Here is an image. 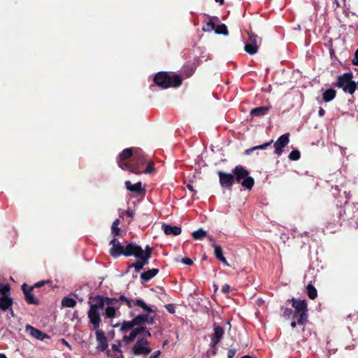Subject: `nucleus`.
<instances>
[{
    "label": "nucleus",
    "mask_w": 358,
    "mask_h": 358,
    "mask_svg": "<svg viewBox=\"0 0 358 358\" xmlns=\"http://www.w3.org/2000/svg\"><path fill=\"white\" fill-rule=\"evenodd\" d=\"M27 331H28L31 336L34 338L39 340V341H43L45 338H49V336L42 332L41 330L33 327L30 325H27L26 327Z\"/></svg>",
    "instance_id": "obj_17"
},
{
    "label": "nucleus",
    "mask_w": 358,
    "mask_h": 358,
    "mask_svg": "<svg viewBox=\"0 0 358 358\" xmlns=\"http://www.w3.org/2000/svg\"><path fill=\"white\" fill-rule=\"evenodd\" d=\"M288 157L292 161L299 160L301 157V152L298 150H294L289 154Z\"/></svg>",
    "instance_id": "obj_42"
},
{
    "label": "nucleus",
    "mask_w": 358,
    "mask_h": 358,
    "mask_svg": "<svg viewBox=\"0 0 358 358\" xmlns=\"http://www.w3.org/2000/svg\"><path fill=\"white\" fill-rule=\"evenodd\" d=\"M352 72L345 73L337 78L336 86L342 88L345 92L353 94L357 90V84L352 80Z\"/></svg>",
    "instance_id": "obj_5"
},
{
    "label": "nucleus",
    "mask_w": 358,
    "mask_h": 358,
    "mask_svg": "<svg viewBox=\"0 0 358 358\" xmlns=\"http://www.w3.org/2000/svg\"><path fill=\"white\" fill-rule=\"evenodd\" d=\"M352 64L355 66H358V49L356 50L352 59Z\"/></svg>",
    "instance_id": "obj_51"
},
{
    "label": "nucleus",
    "mask_w": 358,
    "mask_h": 358,
    "mask_svg": "<svg viewBox=\"0 0 358 358\" xmlns=\"http://www.w3.org/2000/svg\"><path fill=\"white\" fill-rule=\"evenodd\" d=\"M120 223V220L116 219L112 224L111 233L114 236H117L120 235V229L118 227Z\"/></svg>",
    "instance_id": "obj_35"
},
{
    "label": "nucleus",
    "mask_w": 358,
    "mask_h": 358,
    "mask_svg": "<svg viewBox=\"0 0 358 358\" xmlns=\"http://www.w3.org/2000/svg\"><path fill=\"white\" fill-rule=\"evenodd\" d=\"M220 184L222 187L231 188L235 182V177L232 173L218 171Z\"/></svg>",
    "instance_id": "obj_13"
},
{
    "label": "nucleus",
    "mask_w": 358,
    "mask_h": 358,
    "mask_svg": "<svg viewBox=\"0 0 358 358\" xmlns=\"http://www.w3.org/2000/svg\"><path fill=\"white\" fill-rule=\"evenodd\" d=\"M105 301L106 304L108 305V306H115L117 303L119 302V299L117 298H109V297H105Z\"/></svg>",
    "instance_id": "obj_44"
},
{
    "label": "nucleus",
    "mask_w": 358,
    "mask_h": 358,
    "mask_svg": "<svg viewBox=\"0 0 358 358\" xmlns=\"http://www.w3.org/2000/svg\"><path fill=\"white\" fill-rule=\"evenodd\" d=\"M298 324V323H297V320H296V321H292V322H291V327H292V328H294V327H296V324Z\"/></svg>",
    "instance_id": "obj_61"
},
{
    "label": "nucleus",
    "mask_w": 358,
    "mask_h": 358,
    "mask_svg": "<svg viewBox=\"0 0 358 358\" xmlns=\"http://www.w3.org/2000/svg\"><path fill=\"white\" fill-rule=\"evenodd\" d=\"M236 353V349H229L227 352V358H233Z\"/></svg>",
    "instance_id": "obj_49"
},
{
    "label": "nucleus",
    "mask_w": 358,
    "mask_h": 358,
    "mask_svg": "<svg viewBox=\"0 0 358 358\" xmlns=\"http://www.w3.org/2000/svg\"><path fill=\"white\" fill-rule=\"evenodd\" d=\"M182 262L183 264H185V265H187V266H191L193 264V261L188 258V257H185L182 259Z\"/></svg>",
    "instance_id": "obj_48"
},
{
    "label": "nucleus",
    "mask_w": 358,
    "mask_h": 358,
    "mask_svg": "<svg viewBox=\"0 0 358 358\" xmlns=\"http://www.w3.org/2000/svg\"><path fill=\"white\" fill-rule=\"evenodd\" d=\"M244 49L246 52L251 55H253L257 52L258 46L250 43H247L245 45Z\"/></svg>",
    "instance_id": "obj_31"
},
{
    "label": "nucleus",
    "mask_w": 358,
    "mask_h": 358,
    "mask_svg": "<svg viewBox=\"0 0 358 358\" xmlns=\"http://www.w3.org/2000/svg\"><path fill=\"white\" fill-rule=\"evenodd\" d=\"M336 95V91L334 89H328L322 94V99L325 102L332 101Z\"/></svg>",
    "instance_id": "obj_25"
},
{
    "label": "nucleus",
    "mask_w": 358,
    "mask_h": 358,
    "mask_svg": "<svg viewBox=\"0 0 358 358\" xmlns=\"http://www.w3.org/2000/svg\"><path fill=\"white\" fill-rule=\"evenodd\" d=\"M118 166L123 170H127L132 173V169H134V166L131 162V159L129 162L117 160Z\"/></svg>",
    "instance_id": "obj_26"
},
{
    "label": "nucleus",
    "mask_w": 358,
    "mask_h": 358,
    "mask_svg": "<svg viewBox=\"0 0 358 358\" xmlns=\"http://www.w3.org/2000/svg\"><path fill=\"white\" fill-rule=\"evenodd\" d=\"M138 329H144L145 331H141L140 334H143L148 337H151V333L150 332L149 329L145 327V326H141L138 327Z\"/></svg>",
    "instance_id": "obj_47"
},
{
    "label": "nucleus",
    "mask_w": 358,
    "mask_h": 358,
    "mask_svg": "<svg viewBox=\"0 0 358 358\" xmlns=\"http://www.w3.org/2000/svg\"><path fill=\"white\" fill-rule=\"evenodd\" d=\"M62 343L66 345L69 348H71V346L69 344V343L67 341H65V339L62 338Z\"/></svg>",
    "instance_id": "obj_60"
},
{
    "label": "nucleus",
    "mask_w": 358,
    "mask_h": 358,
    "mask_svg": "<svg viewBox=\"0 0 358 358\" xmlns=\"http://www.w3.org/2000/svg\"><path fill=\"white\" fill-rule=\"evenodd\" d=\"M135 327H141V324H145L147 320L146 313L145 314H139L135 316L133 319Z\"/></svg>",
    "instance_id": "obj_27"
},
{
    "label": "nucleus",
    "mask_w": 358,
    "mask_h": 358,
    "mask_svg": "<svg viewBox=\"0 0 358 358\" xmlns=\"http://www.w3.org/2000/svg\"><path fill=\"white\" fill-rule=\"evenodd\" d=\"M10 286L9 284H0V296H9Z\"/></svg>",
    "instance_id": "obj_33"
},
{
    "label": "nucleus",
    "mask_w": 358,
    "mask_h": 358,
    "mask_svg": "<svg viewBox=\"0 0 358 358\" xmlns=\"http://www.w3.org/2000/svg\"><path fill=\"white\" fill-rule=\"evenodd\" d=\"M147 157L141 148H135V153L131 162L134 166L132 173L136 175L143 173V169L147 162Z\"/></svg>",
    "instance_id": "obj_7"
},
{
    "label": "nucleus",
    "mask_w": 358,
    "mask_h": 358,
    "mask_svg": "<svg viewBox=\"0 0 358 358\" xmlns=\"http://www.w3.org/2000/svg\"><path fill=\"white\" fill-rule=\"evenodd\" d=\"M76 301L73 298L65 296L62 300V306L64 307L73 308L76 306Z\"/></svg>",
    "instance_id": "obj_29"
},
{
    "label": "nucleus",
    "mask_w": 358,
    "mask_h": 358,
    "mask_svg": "<svg viewBox=\"0 0 358 358\" xmlns=\"http://www.w3.org/2000/svg\"><path fill=\"white\" fill-rule=\"evenodd\" d=\"M127 254L129 255V257L134 256L138 259V260L136 262H134L131 264H130L128 268V269H129L131 267L134 268L136 273H139L144 268L145 266L148 265L149 263V259H150L148 257V256L145 257L142 255L141 253L137 252L136 250H132L131 252L129 251L128 252ZM129 270L127 271V272Z\"/></svg>",
    "instance_id": "obj_8"
},
{
    "label": "nucleus",
    "mask_w": 358,
    "mask_h": 358,
    "mask_svg": "<svg viewBox=\"0 0 358 358\" xmlns=\"http://www.w3.org/2000/svg\"><path fill=\"white\" fill-rule=\"evenodd\" d=\"M158 268H152L147 271L143 272L141 274V282L144 284L150 281L152 278L156 276L159 273Z\"/></svg>",
    "instance_id": "obj_18"
},
{
    "label": "nucleus",
    "mask_w": 358,
    "mask_h": 358,
    "mask_svg": "<svg viewBox=\"0 0 358 358\" xmlns=\"http://www.w3.org/2000/svg\"><path fill=\"white\" fill-rule=\"evenodd\" d=\"M166 309L170 313H173L175 312V309L171 304L168 305L166 306Z\"/></svg>",
    "instance_id": "obj_57"
},
{
    "label": "nucleus",
    "mask_w": 358,
    "mask_h": 358,
    "mask_svg": "<svg viewBox=\"0 0 358 358\" xmlns=\"http://www.w3.org/2000/svg\"><path fill=\"white\" fill-rule=\"evenodd\" d=\"M119 307H114V306H107L105 310V315L106 317L108 318H113L115 317L116 315V310L118 309Z\"/></svg>",
    "instance_id": "obj_36"
},
{
    "label": "nucleus",
    "mask_w": 358,
    "mask_h": 358,
    "mask_svg": "<svg viewBox=\"0 0 358 358\" xmlns=\"http://www.w3.org/2000/svg\"><path fill=\"white\" fill-rule=\"evenodd\" d=\"M134 243H130L126 246H123L120 243L119 240L114 236V238L110 242V245H112V248L110 249V255L114 258H117L120 255L125 257H129L128 252H131L134 249Z\"/></svg>",
    "instance_id": "obj_6"
},
{
    "label": "nucleus",
    "mask_w": 358,
    "mask_h": 358,
    "mask_svg": "<svg viewBox=\"0 0 358 358\" xmlns=\"http://www.w3.org/2000/svg\"><path fill=\"white\" fill-rule=\"evenodd\" d=\"M160 354H161V351L157 350L150 357V358H159V356L160 355Z\"/></svg>",
    "instance_id": "obj_55"
},
{
    "label": "nucleus",
    "mask_w": 358,
    "mask_h": 358,
    "mask_svg": "<svg viewBox=\"0 0 358 358\" xmlns=\"http://www.w3.org/2000/svg\"><path fill=\"white\" fill-rule=\"evenodd\" d=\"M213 246L214 248V255L217 259L224 257L221 246L216 245L215 243L213 245Z\"/></svg>",
    "instance_id": "obj_41"
},
{
    "label": "nucleus",
    "mask_w": 358,
    "mask_h": 358,
    "mask_svg": "<svg viewBox=\"0 0 358 358\" xmlns=\"http://www.w3.org/2000/svg\"><path fill=\"white\" fill-rule=\"evenodd\" d=\"M306 291L309 299L313 300L317 296V291L312 284L310 283L307 285Z\"/></svg>",
    "instance_id": "obj_28"
},
{
    "label": "nucleus",
    "mask_w": 358,
    "mask_h": 358,
    "mask_svg": "<svg viewBox=\"0 0 358 358\" xmlns=\"http://www.w3.org/2000/svg\"><path fill=\"white\" fill-rule=\"evenodd\" d=\"M46 282H48V281L43 280V281L38 282L35 283L32 287H34V289L41 287L43 286Z\"/></svg>",
    "instance_id": "obj_53"
},
{
    "label": "nucleus",
    "mask_w": 358,
    "mask_h": 358,
    "mask_svg": "<svg viewBox=\"0 0 358 358\" xmlns=\"http://www.w3.org/2000/svg\"><path fill=\"white\" fill-rule=\"evenodd\" d=\"M291 301L292 306L294 308V317L297 320L298 324L303 325L306 324L308 318L306 300H297L292 298Z\"/></svg>",
    "instance_id": "obj_3"
},
{
    "label": "nucleus",
    "mask_w": 358,
    "mask_h": 358,
    "mask_svg": "<svg viewBox=\"0 0 358 358\" xmlns=\"http://www.w3.org/2000/svg\"><path fill=\"white\" fill-rule=\"evenodd\" d=\"M233 175L235 177V181L241 183V185L248 189H251L255 184L253 178L249 176V171L243 166L238 165L233 169Z\"/></svg>",
    "instance_id": "obj_4"
},
{
    "label": "nucleus",
    "mask_w": 358,
    "mask_h": 358,
    "mask_svg": "<svg viewBox=\"0 0 358 358\" xmlns=\"http://www.w3.org/2000/svg\"><path fill=\"white\" fill-rule=\"evenodd\" d=\"M145 313H146V318H147L145 323H147L148 324H153L155 322V317L150 316L149 315L150 313H147V312H145Z\"/></svg>",
    "instance_id": "obj_46"
},
{
    "label": "nucleus",
    "mask_w": 358,
    "mask_h": 358,
    "mask_svg": "<svg viewBox=\"0 0 358 358\" xmlns=\"http://www.w3.org/2000/svg\"><path fill=\"white\" fill-rule=\"evenodd\" d=\"M88 303L90 305L87 312L90 322L93 325L94 329H99L101 322V316L99 310L104 307L106 304L105 297L101 295L90 296Z\"/></svg>",
    "instance_id": "obj_1"
},
{
    "label": "nucleus",
    "mask_w": 358,
    "mask_h": 358,
    "mask_svg": "<svg viewBox=\"0 0 358 358\" xmlns=\"http://www.w3.org/2000/svg\"><path fill=\"white\" fill-rule=\"evenodd\" d=\"M324 113H325V110L322 108L320 107L319 109V111H318V115L320 117H323Z\"/></svg>",
    "instance_id": "obj_58"
},
{
    "label": "nucleus",
    "mask_w": 358,
    "mask_h": 358,
    "mask_svg": "<svg viewBox=\"0 0 358 358\" xmlns=\"http://www.w3.org/2000/svg\"><path fill=\"white\" fill-rule=\"evenodd\" d=\"M215 22L212 20H210L206 24V26H204L203 27V30L204 31H211L213 30L215 31Z\"/></svg>",
    "instance_id": "obj_43"
},
{
    "label": "nucleus",
    "mask_w": 358,
    "mask_h": 358,
    "mask_svg": "<svg viewBox=\"0 0 358 358\" xmlns=\"http://www.w3.org/2000/svg\"><path fill=\"white\" fill-rule=\"evenodd\" d=\"M125 186L127 190L136 193L138 196L145 195L146 190L142 187L141 182L132 184L130 180L125 181Z\"/></svg>",
    "instance_id": "obj_15"
},
{
    "label": "nucleus",
    "mask_w": 358,
    "mask_h": 358,
    "mask_svg": "<svg viewBox=\"0 0 358 358\" xmlns=\"http://www.w3.org/2000/svg\"><path fill=\"white\" fill-rule=\"evenodd\" d=\"M289 134L286 133L281 135L274 143V153L278 156H280L284 151L285 148L289 143Z\"/></svg>",
    "instance_id": "obj_12"
},
{
    "label": "nucleus",
    "mask_w": 358,
    "mask_h": 358,
    "mask_svg": "<svg viewBox=\"0 0 358 358\" xmlns=\"http://www.w3.org/2000/svg\"><path fill=\"white\" fill-rule=\"evenodd\" d=\"M248 34L249 36L248 43H250L257 45L258 41L260 42L262 41V39L252 31H248Z\"/></svg>",
    "instance_id": "obj_39"
},
{
    "label": "nucleus",
    "mask_w": 358,
    "mask_h": 358,
    "mask_svg": "<svg viewBox=\"0 0 358 358\" xmlns=\"http://www.w3.org/2000/svg\"><path fill=\"white\" fill-rule=\"evenodd\" d=\"M133 250H136L137 252L141 253L142 255L145 257L148 256V257L150 258L152 256L153 248L152 247H150L149 245H147L145 250H143V248L140 245L134 243Z\"/></svg>",
    "instance_id": "obj_23"
},
{
    "label": "nucleus",
    "mask_w": 358,
    "mask_h": 358,
    "mask_svg": "<svg viewBox=\"0 0 358 358\" xmlns=\"http://www.w3.org/2000/svg\"><path fill=\"white\" fill-rule=\"evenodd\" d=\"M215 32L217 34H223L224 36H227L229 34L227 27L224 24L215 26Z\"/></svg>",
    "instance_id": "obj_34"
},
{
    "label": "nucleus",
    "mask_w": 358,
    "mask_h": 358,
    "mask_svg": "<svg viewBox=\"0 0 358 358\" xmlns=\"http://www.w3.org/2000/svg\"><path fill=\"white\" fill-rule=\"evenodd\" d=\"M293 310L289 308H285L283 311V317L285 319L289 318V317L292 315Z\"/></svg>",
    "instance_id": "obj_45"
},
{
    "label": "nucleus",
    "mask_w": 358,
    "mask_h": 358,
    "mask_svg": "<svg viewBox=\"0 0 358 358\" xmlns=\"http://www.w3.org/2000/svg\"><path fill=\"white\" fill-rule=\"evenodd\" d=\"M270 107L260 106L251 110L250 115L252 116H262L266 115L269 110Z\"/></svg>",
    "instance_id": "obj_24"
},
{
    "label": "nucleus",
    "mask_w": 358,
    "mask_h": 358,
    "mask_svg": "<svg viewBox=\"0 0 358 358\" xmlns=\"http://www.w3.org/2000/svg\"><path fill=\"white\" fill-rule=\"evenodd\" d=\"M230 286L227 284H225L222 287V292L224 294H228L230 291Z\"/></svg>",
    "instance_id": "obj_50"
},
{
    "label": "nucleus",
    "mask_w": 358,
    "mask_h": 358,
    "mask_svg": "<svg viewBox=\"0 0 358 358\" xmlns=\"http://www.w3.org/2000/svg\"><path fill=\"white\" fill-rule=\"evenodd\" d=\"M224 334V330L222 327L217 324L216 323L213 324V334L211 336L210 338V347L213 349H216V346L221 341L223 336Z\"/></svg>",
    "instance_id": "obj_11"
},
{
    "label": "nucleus",
    "mask_w": 358,
    "mask_h": 358,
    "mask_svg": "<svg viewBox=\"0 0 358 358\" xmlns=\"http://www.w3.org/2000/svg\"><path fill=\"white\" fill-rule=\"evenodd\" d=\"M195 69L196 68L194 65H185L182 67V72L188 78L194 73Z\"/></svg>",
    "instance_id": "obj_32"
},
{
    "label": "nucleus",
    "mask_w": 358,
    "mask_h": 358,
    "mask_svg": "<svg viewBox=\"0 0 358 358\" xmlns=\"http://www.w3.org/2000/svg\"><path fill=\"white\" fill-rule=\"evenodd\" d=\"M241 358H252V357H250V355H245V356L242 357Z\"/></svg>",
    "instance_id": "obj_64"
},
{
    "label": "nucleus",
    "mask_w": 358,
    "mask_h": 358,
    "mask_svg": "<svg viewBox=\"0 0 358 358\" xmlns=\"http://www.w3.org/2000/svg\"><path fill=\"white\" fill-rule=\"evenodd\" d=\"M13 303V299L10 296H0V309L2 311L8 310Z\"/></svg>",
    "instance_id": "obj_20"
},
{
    "label": "nucleus",
    "mask_w": 358,
    "mask_h": 358,
    "mask_svg": "<svg viewBox=\"0 0 358 358\" xmlns=\"http://www.w3.org/2000/svg\"><path fill=\"white\" fill-rule=\"evenodd\" d=\"M215 2L218 3L220 5H223L224 3V0H215Z\"/></svg>",
    "instance_id": "obj_62"
},
{
    "label": "nucleus",
    "mask_w": 358,
    "mask_h": 358,
    "mask_svg": "<svg viewBox=\"0 0 358 358\" xmlns=\"http://www.w3.org/2000/svg\"><path fill=\"white\" fill-rule=\"evenodd\" d=\"M134 327H135V325H134L133 320H131V321H125L124 320L122 323V325L120 327V331L122 332H127L129 330H132L133 329H134Z\"/></svg>",
    "instance_id": "obj_30"
},
{
    "label": "nucleus",
    "mask_w": 358,
    "mask_h": 358,
    "mask_svg": "<svg viewBox=\"0 0 358 358\" xmlns=\"http://www.w3.org/2000/svg\"><path fill=\"white\" fill-rule=\"evenodd\" d=\"M96 330V338L99 343V348L101 351H104L108 348V341L103 331L99 329H94Z\"/></svg>",
    "instance_id": "obj_16"
},
{
    "label": "nucleus",
    "mask_w": 358,
    "mask_h": 358,
    "mask_svg": "<svg viewBox=\"0 0 358 358\" xmlns=\"http://www.w3.org/2000/svg\"><path fill=\"white\" fill-rule=\"evenodd\" d=\"M153 81L162 89H167L169 87H179L182 84V79L178 74H175L171 77L168 72L160 71L155 76Z\"/></svg>",
    "instance_id": "obj_2"
},
{
    "label": "nucleus",
    "mask_w": 358,
    "mask_h": 358,
    "mask_svg": "<svg viewBox=\"0 0 358 358\" xmlns=\"http://www.w3.org/2000/svg\"><path fill=\"white\" fill-rule=\"evenodd\" d=\"M218 260L220 261L221 262H222L223 264H224L225 265H227L228 266H229V264H228V262L224 257H222V258L219 259Z\"/></svg>",
    "instance_id": "obj_59"
},
{
    "label": "nucleus",
    "mask_w": 358,
    "mask_h": 358,
    "mask_svg": "<svg viewBox=\"0 0 358 358\" xmlns=\"http://www.w3.org/2000/svg\"><path fill=\"white\" fill-rule=\"evenodd\" d=\"M146 164V168L144 170L143 169V173H145V174H150L153 173L155 171L153 162L147 160Z\"/></svg>",
    "instance_id": "obj_40"
},
{
    "label": "nucleus",
    "mask_w": 358,
    "mask_h": 358,
    "mask_svg": "<svg viewBox=\"0 0 358 358\" xmlns=\"http://www.w3.org/2000/svg\"><path fill=\"white\" fill-rule=\"evenodd\" d=\"M141 331H145V329H138V327L133 329L129 336H123V341L127 343L133 342L136 338V336L141 334Z\"/></svg>",
    "instance_id": "obj_22"
},
{
    "label": "nucleus",
    "mask_w": 358,
    "mask_h": 358,
    "mask_svg": "<svg viewBox=\"0 0 358 358\" xmlns=\"http://www.w3.org/2000/svg\"><path fill=\"white\" fill-rule=\"evenodd\" d=\"M186 187H187V188L189 191H191L192 192H193V194H196V191L194 189V187H193L192 185H190V184H187V185H186Z\"/></svg>",
    "instance_id": "obj_56"
},
{
    "label": "nucleus",
    "mask_w": 358,
    "mask_h": 358,
    "mask_svg": "<svg viewBox=\"0 0 358 358\" xmlns=\"http://www.w3.org/2000/svg\"><path fill=\"white\" fill-rule=\"evenodd\" d=\"M162 229L164 230V232L166 235H173V236H178L181 234L182 229L179 227L176 226H171L170 224H166L164 223L162 226Z\"/></svg>",
    "instance_id": "obj_19"
},
{
    "label": "nucleus",
    "mask_w": 358,
    "mask_h": 358,
    "mask_svg": "<svg viewBox=\"0 0 358 358\" xmlns=\"http://www.w3.org/2000/svg\"><path fill=\"white\" fill-rule=\"evenodd\" d=\"M22 290L24 295V299L28 304L38 306L40 304L39 299H36L33 294L34 287H28L24 283L22 285Z\"/></svg>",
    "instance_id": "obj_14"
},
{
    "label": "nucleus",
    "mask_w": 358,
    "mask_h": 358,
    "mask_svg": "<svg viewBox=\"0 0 358 358\" xmlns=\"http://www.w3.org/2000/svg\"><path fill=\"white\" fill-rule=\"evenodd\" d=\"M124 213L127 216H128L131 218H133L134 216V214H135L134 210H128Z\"/></svg>",
    "instance_id": "obj_54"
},
{
    "label": "nucleus",
    "mask_w": 358,
    "mask_h": 358,
    "mask_svg": "<svg viewBox=\"0 0 358 358\" xmlns=\"http://www.w3.org/2000/svg\"><path fill=\"white\" fill-rule=\"evenodd\" d=\"M120 343H119V345L113 344L112 345V350L115 352H120V355L122 354V350L120 348Z\"/></svg>",
    "instance_id": "obj_52"
},
{
    "label": "nucleus",
    "mask_w": 358,
    "mask_h": 358,
    "mask_svg": "<svg viewBox=\"0 0 358 358\" xmlns=\"http://www.w3.org/2000/svg\"><path fill=\"white\" fill-rule=\"evenodd\" d=\"M0 358H7L4 354H0Z\"/></svg>",
    "instance_id": "obj_63"
},
{
    "label": "nucleus",
    "mask_w": 358,
    "mask_h": 358,
    "mask_svg": "<svg viewBox=\"0 0 358 358\" xmlns=\"http://www.w3.org/2000/svg\"><path fill=\"white\" fill-rule=\"evenodd\" d=\"M273 141L271 140L269 142H267V143H265L264 144H262V145H257V146H255L253 148L248 149V150H246L245 152L247 154H250V152H252V151H254L255 150H263V149H265L267 147H268L269 145H271L273 143Z\"/></svg>",
    "instance_id": "obj_37"
},
{
    "label": "nucleus",
    "mask_w": 358,
    "mask_h": 358,
    "mask_svg": "<svg viewBox=\"0 0 358 358\" xmlns=\"http://www.w3.org/2000/svg\"><path fill=\"white\" fill-rule=\"evenodd\" d=\"M206 236H207V232L206 231L203 230L202 229H199L196 231H194L192 233V236H193L194 239H195V240H201Z\"/></svg>",
    "instance_id": "obj_38"
},
{
    "label": "nucleus",
    "mask_w": 358,
    "mask_h": 358,
    "mask_svg": "<svg viewBox=\"0 0 358 358\" xmlns=\"http://www.w3.org/2000/svg\"><path fill=\"white\" fill-rule=\"evenodd\" d=\"M149 344L147 339L144 338H138L136 343L133 346L131 352L134 355H148L151 352L152 349L147 345Z\"/></svg>",
    "instance_id": "obj_9"
},
{
    "label": "nucleus",
    "mask_w": 358,
    "mask_h": 358,
    "mask_svg": "<svg viewBox=\"0 0 358 358\" xmlns=\"http://www.w3.org/2000/svg\"><path fill=\"white\" fill-rule=\"evenodd\" d=\"M117 299L119 301L124 302L129 308H132L134 306H138L143 309L144 312L147 313H152L153 310L148 306L145 301L141 299H138L136 300L129 299L124 295H121Z\"/></svg>",
    "instance_id": "obj_10"
},
{
    "label": "nucleus",
    "mask_w": 358,
    "mask_h": 358,
    "mask_svg": "<svg viewBox=\"0 0 358 358\" xmlns=\"http://www.w3.org/2000/svg\"><path fill=\"white\" fill-rule=\"evenodd\" d=\"M135 153V148H126L123 150L119 155L117 160L126 161L130 158H133Z\"/></svg>",
    "instance_id": "obj_21"
}]
</instances>
